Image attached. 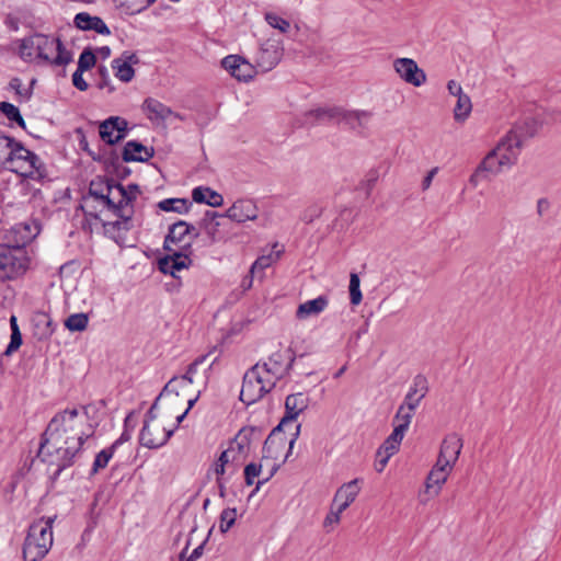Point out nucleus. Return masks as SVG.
<instances>
[{
	"instance_id": "nucleus-1",
	"label": "nucleus",
	"mask_w": 561,
	"mask_h": 561,
	"mask_svg": "<svg viewBox=\"0 0 561 561\" xmlns=\"http://www.w3.org/2000/svg\"><path fill=\"white\" fill-rule=\"evenodd\" d=\"M539 123L534 117H526L516 123L512 129L491 150L471 175L470 182L477 184V176L481 172L497 174L504 169L514 165L520 153V149L529 138L538 131Z\"/></svg>"
},
{
	"instance_id": "nucleus-2",
	"label": "nucleus",
	"mask_w": 561,
	"mask_h": 561,
	"mask_svg": "<svg viewBox=\"0 0 561 561\" xmlns=\"http://www.w3.org/2000/svg\"><path fill=\"white\" fill-rule=\"evenodd\" d=\"M139 193L137 185H128L125 188L123 185L96 178L91 181L89 192L85 196L95 197L101 201L103 205H110L113 208V214L122 220H116L112 225L117 229H129V221L133 215L130 203L136 198Z\"/></svg>"
},
{
	"instance_id": "nucleus-3",
	"label": "nucleus",
	"mask_w": 561,
	"mask_h": 561,
	"mask_svg": "<svg viewBox=\"0 0 561 561\" xmlns=\"http://www.w3.org/2000/svg\"><path fill=\"white\" fill-rule=\"evenodd\" d=\"M66 415L67 412L50 421L37 454L43 461L56 466L55 476H58L70 463L69 447L67 446L69 436L65 426Z\"/></svg>"
},
{
	"instance_id": "nucleus-4",
	"label": "nucleus",
	"mask_w": 561,
	"mask_h": 561,
	"mask_svg": "<svg viewBox=\"0 0 561 561\" xmlns=\"http://www.w3.org/2000/svg\"><path fill=\"white\" fill-rule=\"evenodd\" d=\"M299 431L300 424H297L296 432L289 442H287L285 437L279 436L278 433L280 430H276V427L267 436L262 449V460L266 462V466H270V470L263 480L257 481L254 492L259 491L261 485L267 482L276 473L280 465L288 458V454L294 447Z\"/></svg>"
},
{
	"instance_id": "nucleus-5",
	"label": "nucleus",
	"mask_w": 561,
	"mask_h": 561,
	"mask_svg": "<svg viewBox=\"0 0 561 561\" xmlns=\"http://www.w3.org/2000/svg\"><path fill=\"white\" fill-rule=\"evenodd\" d=\"M53 543L49 520H37L30 528L23 546L25 561H38L46 556Z\"/></svg>"
},
{
	"instance_id": "nucleus-6",
	"label": "nucleus",
	"mask_w": 561,
	"mask_h": 561,
	"mask_svg": "<svg viewBox=\"0 0 561 561\" xmlns=\"http://www.w3.org/2000/svg\"><path fill=\"white\" fill-rule=\"evenodd\" d=\"M13 148L5 168L25 178L34 179L36 174H41L43 163L36 153L26 149L20 141Z\"/></svg>"
},
{
	"instance_id": "nucleus-7",
	"label": "nucleus",
	"mask_w": 561,
	"mask_h": 561,
	"mask_svg": "<svg viewBox=\"0 0 561 561\" xmlns=\"http://www.w3.org/2000/svg\"><path fill=\"white\" fill-rule=\"evenodd\" d=\"M28 259L22 249L0 244V280L13 279L25 273Z\"/></svg>"
},
{
	"instance_id": "nucleus-8",
	"label": "nucleus",
	"mask_w": 561,
	"mask_h": 561,
	"mask_svg": "<svg viewBox=\"0 0 561 561\" xmlns=\"http://www.w3.org/2000/svg\"><path fill=\"white\" fill-rule=\"evenodd\" d=\"M195 228L185 221H178L169 228L164 239V249L167 251L179 250L187 253L191 249L193 238L196 237Z\"/></svg>"
},
{
	"instance_id": "nucleus-9",
	"label": "nucleus",
	"mask_w": 561,
	"mask_h": 561,
	"mask_svg": "<svg viewBox=\"0 0 561 561\" xmlns=\"http://www.w3.org/2000/svg\"><path fill=\"white\" fill-rule=\"evenodd\" d=\"M173 433L174 428L168 430L160 422H144L139 442L144 447L157 449L164 446Z\"/></svg>"
},
{
	"instance_id": "nucleus-10",
	"label": "nucleus",
	"mask_w": 561,
	"mask_h": 561,
	"mask_svg": "<svg viewBox=\"0 0 561 561\" xmlns=\"http://www.w3.org/2000/svg\"><path fill=\"white\" fill-rule=\"evenodd\" d=\"M295 362V355L291 348L277 350L272 353L265 362L260 363L264 365L278 380L285 377L291 369Z\"/></svg>"
},
{
	"instance_id": "nucleus-11",
	"label": "nucleus",
	"mask_w": 561,
	"mask_h": 561,
	"mask_svg": "<svg viewBox=\"0 0 561 561\" xmlns=\"http://www.w3.org/2000/svg\"><path fill=\"white\" fill-rule=\"evenodd\" d=\"M141 110L147 118L157 126L165 125L171 118L183 119V117L173 112L171 107L153 98H147L141 105Z\"/></svg>"
},
{
	"instance_id": "nucleus-12",
	"label": "nucleus",
	"mask_w": 561,
	"mask_h": 561,
	"mask_svg": "<svg viewBox=\"0 0 561 561\" xmlns=\"http://www.w3.org/2000/svg\"><path fill=\"white\" fill-rule=\"evenodd\" d=\"M45 45H49V36L47 35L34 34L25 37L20 44V56L25 61L38 65V58L45 50Z\"/></svg>"
},
{
	"instance_id": "nucleus-13",
	"label": "nucleus",
	"mask_w": 561,
	"mask_h": 561,
	"mask_svg": "<svg viewBox=\"0 0 561 561\" xmlns=\"http://www.w3.org/2000/svg\"><path fill=\"white\" fill-rule=\"evenodd\" d=\"M100 137L108 145H114L127 134L126 119L118 116H111L100 125Z\"/></svg>"
},
{
	"instance_id": "nucleus-14",
	"label": "nucleus",
	"mask_w": 561,
	"mask_h": 561,
	"mask_svg": "<svg viewBox=\"0 0 561 561\" xmlns=\"http://www.w3.org/2000/svg\"><path fill=\"white\" fill-rule=\"evenodd\" d=\"M259 215V207L255 202L249 198H241L236 201L224 215L232 221L238 224L248 220H255Z\"/></svg>"
},
{
	"instance_id": "nucleus-15",
	"label": "nucleus",
	"mask_w": 561,
	"mask_h": 561,
	"mask_svg": "<svg viewBox=\"0 0 561 561\" xmlns=\"http://www.w3.org/2000/svg\"><path fill=\"white\" fill-rule=\"evenodd\" d=\"M38 58V66H62L70 60V54L62 48L59 38L49 36V45Z\"/></svg>"
},
{
	"instance_id": "nucleus-16",
	"label": "nucleus",
	"mask_w": 561,
	"mask_h": 561,
	"mask_svg": "<svg viewBox=\"0 0 561 561\" xmlns=\"http://www.w3.org/2000/svg\"><path fill=\"white\" fill-rule=\"evenodd\" d=\"M309 398L302 393H294L287 396L285 400V415L280 423L276 426V430H282L284 425L289 422L296 421L297 417L308 408Z\"/></svg>"
},
{
	"instance_id": "nucleus-17",
	"label": "nucleus",
	"mask_w": 561,
	"mask_h": 561,
	"mask_svg": "<svg viewBox=\"0 0 561 561\" xmlns=\"http://www.w3.org/2000/svg\"><path fill=\"white\" fill-rule=\"evenodd\" d=\"M362 480L356 478L343 483L335 492L332 504L340 512H344L358 496L360 492Z\"/></svg>"
},
{
	"instance_id": "nucleus-18",
	"label": "nucleus",
	"mask_w": 561,
	"mask_h": 561,
	"mask_svg": "<svg viewBox=\"0 0 561 561\" xmlns=\"http://www.w3.org/2000/svg\"><path fill=\"white\" fill-rule=\"evenodd\" d=\"M462 448V439L457 434L447 435L440 445L437 461L455 467Z\"/></svg>"
},
{
	"instance_id": "nucleus-19",
	"label": "nucleus",
	"mask_w": 561,
	"mask_h": 561,
	"mask_svg": "<svg viewBox=\"0 0 561 561\" xmlns=\"http://www.w3.org/2000/svg\"><path fill=\"white\" fill-rule=\"evenodd\" d=\"M168 252L170 254L159 260V270L163 274H170L176 277V272L190 266L191 259L187 253L179 250Z\"/></svg>"
},
{
	"instance_id": "nucleus-20",
	"label": "nucleus",
	"mask_w": 561,
	"mask_h": 561,
	"mask_svg": "<svg viewBox=\"0 0 561 561\" xmlns=\"http://www.w3.org/2000/svg\"><path fill=\"white\" fill-rule=\"evenodd\" d=\"M453 469V467L436 460V463L426 477L425 492L430 493L433 491L434 495H438Z\"/></svg>"
},
{
	"instance_id": "nucleus-21",
	"label": "nucleus",
	"mask_w": 561,
	"mask_h": 561,
	"mask_svg": "<svg viewBox=\"0 0 561 561\" xmlns=\"http://www.w3.org/2000/svg\"><path fill=\"white\" fill-rule=\"evenodd\" d=\"M371 114L367 111L346 110L337 106L335 123L344 124L351 129H359L367 126Z\"/></svg>"
},
{
	"instance_id": "nucleus-22",
	"label": "nucleus",
	"mask_w": 561,
	"mask_h": 561,
	"mask_svg": "<svg viewBox=\"0 0 561 561\" xmlns=\"http://www.w3.org/2000/svg\"><path fill=\"white\" fill-rule=\"evenodd\" d=\"M253 376L249 370L244 374L240 391V400L247 405L255 403L266 394Z\"/></svg>"
},
{
	"instance_id": "nucleus-23",
	"label": "nucleus",
	"mask_w": 561,
	"mask_h": 561,
	"mask_svg": "<svg viewBox=\"0 0 561 561\" xmlns=\"http://www.w3.org/2000/svg\"><path fill=\"white\" fill-rule=\"evenodd\" d=\"M204 360L205 356L195 359L192 364H190L184 375L173 377L171 380H169V382L164 386L163 390L161 391L160 397H168L170 391L178 390V386L192 387L194 382L193 378L197 371V367Z\"/></svg>"
},
{
	"instance_id": "nucleus-24",
	"label": "nucleus",
	"mask_w": 561,
	"mask_h": 561,
	"mask_svg": "<svg viewBox=\"0 0 561 561\" xmlns=\"http://www.w3.org/2000/svg\"><path fill=\"white\" fill-rule=\"evenodd\" d=\"M204 360L205 356L195 359L192 364H190L184 375L173 377L171 380H169V382L164 386L163 390L161 391L160 397H168L170 391L178 390V386L192 387L194 382L193 378L197 371V367Z\"/></svg>"
},
{
	"instance_id": "nucleus-25",
	"label": "nucleus",
	"mask_w": 561,
	"mask_h": 561,
	"mask_svg": "<svg viewBox=\"0 0 561 561\" xmlns=\"http://www.w3.org/2000/svg\"><path fill=\"white\" fill-rule=\"evenodd\" d=\"M41 227L36 220L14 225L12 232L15 234V247L13 249H22L23 245L35 239Z\"/></svg>"
},
{
	"instance_id": "nucleus-26",
	"label": "nucleus",
	"mask_w": 561,
	"mask_h": 561,
	"mask_svg": "<svg viewBox=\"0 0 561 561\" xmlns=\"http://www.w3.org/2000/svg\"><path fill=\"white\" fill-rule=\"evenodd\" d=\"M73 23L82 31H95L102 35H108L111 33L110 28L101 18L90 15L87 12L76 14Z\"/></svg>"
},
{
	"instance_id": "nucleus-27",
	"label": "nucleus",
	"mask_w": 561,
	"mask_h": 561,
	"mask_svg": "<svg viewBox=\"0 0 561 561\" xmlns=\"http://www.w3.org/2000/svg\"><path fill=\"white\" fill-rule=\"evenodd\" d=\"M328 305L329 300L325 296H319L314 299L307 300L298 306L296 318L305 320L311 317H317L325 310Z\"/></svg>"
},
{
	"instance_id": "nucleus-28",
	"label": "nucleus",
	"mask_w": 561,
	"mask_h": 561,
	"mask_svg": "<svg viewBox=\"0 0 561 561\" xmlns=\"http://www.w3.org/2000/svg\"><path fill=\"white\" fill-rule=\"evenodd\" d=\"M154 151L152 148H148L142 144L131 140L128 141L123 150V160L145 162L152 158Z\"/></svg>"
},
{
	"instance_id": "nucleus-29",
	"label": "nucleus",
	"mask_w": 561,
	"mask_h": 561,
	"mask_svg": "<svg viewBox=\"0 0 561 561\" xmlns=\"http://www.w3.org/2000/svg\"><path fill=\"white\" fill-rule=\"evenodd\" d=\"M192 198L195 203L206 204L211 207H220L224 204L222 195L206 186L195 187L192 191Z\"/></svg>"
},
{
	"instance_id": "nucleus-30",
	"label": "nucleus",
	"mask_w": 561,
	"mask_h": 561,
	"mask_svg": "<svg viewBox=\"0 0 561 561\" xmlns=\"http://www.w3.org/2000/svg\"><path fill=\"white\" fill-rule=\"evenodd\" d=\"M284 253V247L278 243H274L272 249L267 253H263L260 255L251 266V273L264 271L270 267L272 264L276 263L282 254Z\"/></svg>"
},
{
	"instance_id": "nucleus-31",
	"label": "nucleus",
	"mask_w": 561,
	"mask_h": 561,
	"mask_svg": "<svg viewBox=\"0 0 561 561\" xmlns=\"http://www.w3.org/2000/svg\"><path fill=\"white\" fill-rule=\"evenodd\" d=\"M80 209L85 215L87 220L90 219L98 220L101 219V214L104 210H108L113 213V208H110V205L101 204V201L91 196H83L82 202L80 204Z\"/></svg>"
},
{
	"instance_id": "nucleus-32",
	"label": "nucleus",
	"mask_w": 561,
	"mask_h": 561,
	"mask_svg": "<svg viewBox=\"0 0 561 561\" xmlns=\"http://www.w3.org/2000/svg\"><path fill=\"white\" fill-rule=\"evenodd\" d=\"M250 449V439L248 432L244 430L239 431L233 440L229 444L227 450L233 451V457L238 459L241 465L247 458Z\"/></svg>"
},
{
	"instance_id": "nucleus-33",
	"label": "nucleus",
	"mask_w": 561,
	"mask_h": 561,
	"mask_svg": "<svg viewBox=\"0 0 561 561\" xmlns=\"http://www.w3.org/2000/svg\"><path fill=\"white\" fill-rule=\"evenodd\" d=\"M249 373L254 375V379H256L266 393H268L278 381V379L267 368H265L264 365H260V363H256L252 368H250Z\"/></svg>"
},
{
	"instance_id": "nucleus-34",
	"label": "nucleus",
	"mask_w": 561,
	"mask_h": 561,
	"mask_svg": "<svg viewBox=\"0 0 561 561\" xmlns=\"http://www.w3.org/2000/svg\"><path fill=\"white\" fill-rule=\"evenodd\" d=\"M337 106L332 107H317L306 113V122H335Z\"/></svg>"
},
{
	"instance_id": "nucleus-35",
	"label": "nucleus",
	"mask_w": 561,
	"mask_h": 561,
	"mask_svg": "<svg viewBox=\"0 0 561 561\" xmlns=\"http://www.w3.org/2000/svg\"><path fill=\"white\" fill-rule=\"evenodd\" d=\"M472 110L471 100L467 94H462L456 98V104L454 107V118L458 123H463L470 115Z\"/></svg>"
},
{
	"instance_id": "nucleus-36",
	"label": "nucleus",
	"mask_w": 561,
	"mask_h": 561,
	"mask_svg": "<svg viewBox=\"0 0 561 561\" xmlns=\"http://www.w3.org/2000/svg\"><path fill=\"white\" fill-rule=\"evenodd\" d=\"M190 202L185 198H165L158 203V207L163 211H174L178 214L187 213L190 209Z\"/></svg>"
},
{
	"instance_id": "nucleus-37",
	"label": "nucleus",
	"mask_w": 561,
	"mask_h": 561,
	"mask_svg": "<svg viewBox=\"0 0 561 561\" xmlns=\"http://www.w3.org/2000/svg\"><path fill=\"white\" fill-rule=\"evenodd\" d=\"M139 65V58L136 54L124 51L119 57L112 61L113 70H134V66Z\"/></svg>"
},
{
	"instance_id": "nucleus-38",
	"label": "nucleus",
	"mask_w": 561,
	"mask_h": 561,
	"mask_svg": "<svg viewBox=\"0 0 561 561\" xmlns=\"http://www.w3.org/2000/svg\"><path fill=\"white\" fill-rule=\"evenodd\" d=\"M115 451L114 447L108 446L98 453L92 463L91 474H96L100 470L106 468Z\"/></svg>"
},
{
	"instance_id": "nucleus-39",
	"label": "nucleus",
	"mask_w": 561,
	"mask_h": 561,
	"mask_svg": "<svg viewBox=\"0 0 561 561\" xmlns=\"http://www.w3.org/2000/svg\"><path fill=\"white\" fill-rule=\"evenodd\" d=\"M16 140L9 136L0 135V165H8V161L12 154Z\"/></svg>"
},
{
	"instance_id": "nucleus-40",
	"label": "nucleus",
	"mask_w": 561,
	"mask_h": 561,
	"mask_svg": "<svg viewBox=\"0 0 561 561\" xmlns=\"http://www.w3.org/2000/svg\"><path fill=\"white\" fill-rule=\"evenodd\" d=\"M428 392V381L425 376L416 375L408 390V394L425 398Z\"/></svg>"
},
{
	"instance_id": "nucleus-41",
	"label": "nucleus",
	"mask_w": 561,
	"mask_h": 561,
	"mask_svg": "<svg viewBox=\"0 0 561 561\" xmlns=\"http://www.w3.org/2000/svg\"><path fill=\"white\" fill-rule=\"evenodd\" d=\"M0 111L9 121L16 122L21 127H25L24 119L15 105L8 102H2L0 104Z\"/></svg>"
},
{
	"instance_id": "nucleus-42",
	"label": "nucleus",
	"mask_w": 561,
	"mask_h": 561,
	"mask_svg": "<svg viewBox=\"0 0 561 561\" xmlns=\"http://www.w3.org/2000/svg\"><path fill=\"white\" fill-rule=\"evenodd\" d=\"M413 415H414L413 412L399 407L398 411L393 417V426L396 425L397 427L407 432L411 424Z\"/></svg>"
},
{
	"instance_id": "nucleus-43",
	"label": "nucleus",
	"mask_w": 561,
	"mask_h": 561,
	"mask_svg": "<svg viewBox=\"0 0 561 561\" xmlns=\"http://www.w3.org/2000/svg\"><path fill=\"white\" fill-rule=\"evenodd\" d=\"M237 518L236 508H226L221 512L219 517V529L222 534L227 533L234 524Z\"/></svg>"
},
{
	"instance_id": "nucleus-44",
	"label": "nucleus",
	"mask_w": 561,
	"mask_h": 561,
	"mask_svg": "<svg viewBox=\"0 0 561 561\" xmlns=\"http://www.w3.org/2000/svg\"><path fill=\"white\" fill-rule=\"evenodd\" d=\"M265 21L266 23L273 27L278 30L282 33H287L290 28L289 21L278 16L276 13L267 12L265 13Z\"/></svg>"
},
{
	"instance_id": "nucleus-45",
	"label": "nucleus",
	"mask_w": 561,
	"mask_h": 561,
	"mask_svg": "<svg viewBox=\"0 0 561 561\" xmlns=\"http://www.w3.org/2000/svg\"><path fill=\"white\" fill-rule=\"evenodd\" d=\"M36 82L34 78L28 80V84L24 85L19 78H13L10 82V87L23 99H28L32 93V87Z\"/></svg>"
},
{
	"instance_id": "nucleus-46",
	"label": "nucleus",
	"mask_w": 561,
	"mask_h": 561,
	"mask_svg": "<svg viewBox=\"0 0 561 561\" xmlns=\"http://www.w3.org/2000/svg\"><path fill=\"white\" fill-rule=\"evenodd\" d=\"M359 285H360V282H359L358 275L355 273H352L351 278H350V298H351V304L354 306L359 305L363 299L362 291L359 289Z\"/></svg>"
},
{
	"instance_id": "nucleus-47",
	"label": "nucleus",
	"mask_w": 561,
	"mask_h": 561,
	"mask_svg": "<svg viewBox=\"0 0 561 561\" xmlns=\"http://www.w3.org/2000/svg\"><path fill=\"white\" fill-rule=\"evenodd\" d=\"M95 60L96 55L90 48H87L80 55L76 70H90L95 65Z\"/></svg>"
},
{
	"instance_id": "nucleus-48",
	"label": "nucleus",
	"mask_w": 561,
	"mask_h": 561,
	"mask_svg": "<svg viewBox=\"0 0 561 561\" xmlns=\"http://www.w3.org/2000/svg\"><path fill=\"white\" fill-rule=\"evenodd\" d=\"M263 469L262 463L251 462L244 468V481L247 485H252L254 483V479L257 478Z\"/></svg>"
},
{
	"instance_id": "nucleus-49",
	"label": "nucleus",
	"mask_w": 561,
	"mask_h": 561,
	"mask_svg": "<svg viewBox=\"0 0 561 561\" xmlns=\"http://www.w3.org/2000/svg\"><path fill=\"white\" fill-rule=\"evenodd\" d=\"M217 460L221 462L228 470L231 469V472H236L240 467L238 459L233 457L232 450H224Z\"/></svg>"
},
{
	"instance_id": "nucleus-50",
	"label": "nucleus",
	"mask_w": 561,
	"mask_h": 561,
	"mask_svg": "<svg viewBox=\"0 0 561 561\" xmlns=\"http://www.w3.org/2000/svg\"><path fill=\"white\" fill-rule=\"evenodd\" d=\"M400 78L414 87H420L426 81L425 72H399Z\"/></svg>"
},
{
	"instance_id": "nucleus-51",
	"label": "nucleus",
	"mask_w": 561,
	"mask_h": 561,
	"mask_svg": "<svg viewBox=\"0 0 561 561\" xmlns=\"http://www.w3.org/2000/svg\"><path fill=\"white\" fill-rule=\"evenodd\" d=\"M243 64H247V61L239 55H229L221 60L224 70H238Z\"/></svg>"
},
{
	"instance_id": "nucleus-52",
	"label": "nucleus",
	"mask_w": 561,
	"mask_h": 561,
	"mask_svg": "<svg viewBox=\"0 0 561 561\" xmlns=\"http://www.w3.org/2000/svg\"><path fill=\"white\" fill-rule=\"evenodd\" d=\"M342 513L343 512H340L339 508L331 505L330 512L328 513V515L324 518L323 527L328 531L332 530L333 527L340 523Z\"/></svg>"
},
{
	"instance_id": "nucleus-53",
	"label": "nucleus",
	"mask_w": 561,
	"mask_h": 561,
	"mask_svg": "<svg viewBox=\"0 0 561 561\" xmlns=\"http://www.w3.org/2000/svg\"><path fill=\"white\" fill-rule=\"evenodd\" d=\"M392 66L393 70H421L416 61L411 58H398Z\"/></svg>"
},
{
	"instance_id": "nucleus-54",
	"label": "nucleus",
	"mask_w": 561,
	"mask_h": 561,
	"mask_svg": "<svg viewBox=\"0 0 561 561\" xmlns=\"http://www.w3.org/2000/svg\"><path fill=\"white\" fill-rule=\"evenodd\" d=\"M188 543H186L185 548L181 551L180 553V561H196L197 559H199L203 554V551H204V542L201 543L199 546H197L193 551L192 553L186 557V553H187V549H188Z\"/></svg>"
},
{
	"instance_id": "nucleus-55",
	"label": "nucleus",
	"mask_w": 561,
	"mask_h": 561,
	"mask_svg": "<svg viewBox=\"0 0 561 561\" xmlns=\"http://www.w3.org/2000/svg\"><path fill=\"white\" fill-rule=\"evenodd\" d=\"M89 322L87 313H72V331H82Z\"/></svg>"
},
{
	"instance_id": "nucleus-56",
	"label": "nucleus",
	"mask_w": 561,
	"mask_h": 561,
	"mask_svg": "<svg viewBox=\"0 0 561 561\" xmlns=\"http://www.w3.org/2000/svg\"><path fill=\"white\" fill-rule=\"evenodd\" d=\"M422 400L423 398L407 393L400 407L414 413Z\"/></svg>"
},
{
	"instance_id": "nucleus-57",
	"label": "nucleus",
	"mask_w": 561,
	"mask_h": 561,
	"mask_svg": "<svg viewBox=\"0 0 561 561\" xmlns=\"http://www.w3.org/2000/svg\"><path fill=\"white\" fill-rule=\"evenodd\" d=\"M399 450V446L394 443L386 439L383 444L379 447L377 451V457H381L382 455H387V457L393 456Z\"/></svg>"
},
{
	"instance_id": "nucleus-58",
	"label": "nucleus",
	"mask_w": 561,
	"mask_h": 561,
	"mask_svg": "<svg viewBox=\"0 0 561 561\" xmlns=\"http://www.w3.org/2000/svg\"><path fill=\"white\" fill-rule=\"evenodd\" d=\"M156 0H130L127 11L139 13L152 4Z\"/></svg>"
},
{
	"instance_id": "nucleus-59",
	"label": "nucleus",
	"mask_w": 561,
	"mask_h": 561,
	"mask_svg": "<svg viewBox=\"0 0 561 561\" xmlns=\"http://www.w3.org/2000/svg\"><path fill=\"white\" fill-rule=\"evenodd\" d=\"M22 344V335L20 331L11 332V341L4 351V355H11L15 352Z\"/></svg>"
},
{
	"instance_id": "nucleus-60",
	"label": "nucleus",
	"mask_w": 561,
	"mask_h": 561,
	"mask_svg": "<svg viewBox=\"0 0 561 561\" xmlns=\"http://www.w3.org/2000/svg\"><path fill=\"white\" fill-rule=\"evenodd\" d=\"M379 176H380V173H379L378 169H371L367 172V174L365 175V179L363 181V184L366 185L367 192H369L374 187V185L378 181Z\"/></svg>"
},
{
	"instance_id": "nucleus-61",
	"label": "nucleus",
	"mask_w": 561,
	"mask_h": 561,
	"mask_svg": "<svg viewBox=\"0 0 561 561\" xmlns=\"http://www.w3.org/2000/svg\"><path fill=\"white\" fill-rule=\"evenodd\" d=\"M94 428H95V424L89 423V424H87L84 430H82L78 434V444L80 447L83 445L84 440H89L90 438L93 437Z\"/></svg>"
},
{
	"instance_id": "nucleus-62",
	"label": "nucleus",
	"mask_w": 561,
	"mask_h": 561,
	"mask_svg": "<svg viewBox=\"0 0 561 561\" xmlns=\"http://www.w3.org/2000/svg\"><path fill=\"white\" fill-rule=\"evenodd\" d=\"M192 388H193V386L192 387L178 386V390L170 391L168 397H170L171 394H174L175 397L182 396L185 399V401H187V398L194 397L197 394V392L196 393L192 392Z\"/></svg>"
},
{
	"instance_id": "nucleus-63",
	"label": "nucleus",
	"mask_w": 561,
	"mask_h": 561,
	"mask_svg": "<svg viewBox=\"0 0 561 561\" xmlns=\"http://www.w3.org/2000/svg\"><path fill=\"white\" fill-rule=\"evenodd\" d=\"M405 435V432L394 425L392 433L388 436V440L394 443L400 447V444Z\"/></svg>"
},
{
	"instance_id": "nucleus-64",
	"label": "nucleus",
	"mask_w": 561,
	"mask_h": 561,
	"mask_svg": "<svg viewBox=\"0 0 561 561\" xmlns=\"http://www.w3.org/2000/svg\"><path fill=\"white\" fill-rule=\"evenodd\" d=\"M83 72H72V85L78 88L81 91H84L88 89V83L82 78Z\"/></svg>"
}]
</instances>
